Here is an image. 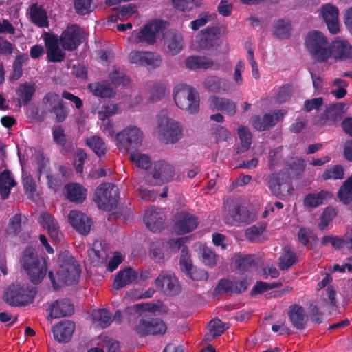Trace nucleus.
Returning <instances> with one entry per match:
<instances>
[{"instance_id":"4","label":"nucleus","mask_w":352,"mask_h":352,"mask_svg":"<svg viewBox=\"0 0 352 352\" xmlns=\"http://www.w3.org/2000/svg\"><path fill=\"white\" fill-rule=\"evenodd\" d=\"M173 96L176 105L181 109L191 114L199 111V94L194 88L186 85H179L175 89Z\"/></svg>"},{"instance_id":"55","label":"nucleus","mask_w":352,"mask_h":352,"mask_svg":"<svg viewBox=\"0 0 352 352\" xmlns=\"http://www.w3.org/2000/svg\"><path fill=\"white\" fill-rule=\"evenodd\" d=\"M235 266L240 271H250L256 265L257 262L253 255L240 256L235 260Z\"/></svg>"},{"instance_id":"28","label":"nucleus","mask_w":352,"mask_h":352,"mask_svg":"<svg viewBox=\"0 0 352 352\" xmlns=\"http://www.w3.org/2000/svg\"><path fill=\"white\" fill-rule=\"evenodd\" d=\"M210 106L215 110L233 116L236 112V104L230 99L212 95L209 98Z\"/></svg>"},{"instance_id":"20","label":"nucleus","mask_w":352,"mask_h":352,"mask_svg":"<svg viewBox=\"0 0 352 352\" xmlns=\"http://www.w3.org/2000/svg\"><path fill=\"white\" fill-rule=\"evenodd\" d=\"M144 221L153 232H160L164 228V214L161 209L152 206L146 211Z\"/></svg>"},{"instance_id":"34","label":"nucleus","mask_w":352,"mask_h":352,"mask_svg":"<svg viewBox=\"0 0 352 352\" xmlns=\"http://www.w3.org/2000/svg\"><path fill=\"white\" fill-rule=\"evenodd\" d=\"M67 198L71 202L81 204L86 199L87 190L79 184L70 183L65 186Z\"/></svg>"},{"instance_id":"2","label":"nucleus","mask_w":352,"mask_h":352,"mask_svg":"<svg viewBox=\"0 0 352 352\" xmlns=\"http://www.w3.org/2000/svg\"><path fill=\"white\" fill-rule=\"evenodd\" d=\"M36 293L35 287L18 282L12 283L5 289L3 299L10 307H25L34 302Z\"/></svg>"},{"instance_id":"47","label":"nucleus","mask_w":352,"mask_h":352,"mask_svg":"<svg viewBox=\"0 0 352 352\" xmlns=\"http://www.w3.org/2000/svg\"><path fill=\"white\" fill-rule=\"evenodd\" d=\"M339 200L344 204L352 203V175L340 186L337 193Z\"/></svg>"},{"instance_id":"14","label":"nucleus","mask_w":352,"mask_h":352,"mask_svg":"<svg viewBox=\"0 0 352 352\" xmlns=\"http://www.w3.org/2000/svg\"><path fill=\"white\" fill-rule=\"evenodd\" d=\"M129 59L131 63L146 67L148 69L160 67L162 61L161 56L156 52L138 50L132 51Z\"/></svg>"},{"instance_id":"15","label":"nucleus","mask_w":352,"mask_h":352,"mask_svg":"<svg viewBox=\"0 0 352 352\" xmlns=\"http://www.w3.org/2000/svg\"><path fill=\"white\" fill-rule=\"evenodd\" d=\"M343 103H337L330 105L325 111L314 120L317 126H333L339 122L344 113Z\"/></svg>"},{"instance_id":"39","label":"nucleus","mask_w":352,"mask_h":352,"mask_svg":"<svg viewBox=\"0 0 352 352\" xmlns=\"http://www.w3.org/2000/svg\"><path fill=\"white\" fill-rule=\"evenodd\" d=\"M52 138L54 142L60 146V151L63 155L68 154L72 146L68 144L65 131L62 126L57 125L52 128Z\"/></svg>"},{"instance_id":"46","label":"nucleus","mask_w":352,"mask_h":352,"mask_svg":"<svg viewBox=\"0 0 352 352\" xmlns=\"http://www.w3.org/2000/svg\"><path fill=\"white\" fill-rule=\"evenodd\" d=\"M89 256L92 259V263L96 264L102 263L107 258V252L102 248L100 241H95L91 248L88 250Z\"/></svg>"},{"instance_id":"6","label":"nucleus","mask_w":352,"mask_h":352,"mask_svg":"<svg viewBox=\"0 0 352 352\" xmlns=\"http://www.w3.org/2000/svg\"><path fill=\"white\" fill-rule=\"evenodd\" d=\"M118 188L111 183H103L97 187L94 200L99 208L110 211L117 207Z\"/></svg>"},{"instance_id":"53","label":"nucleus","mask_w":352,"mask_h":352,"mask_svg":"<svg viewBox=\"0 0 352 352\" xmlns=\"http://www.w3.org/2000/svg\"><path fill=\"white\" fill-rule=\"evenodd\" d=\"M92 316L94 320L102 328L107 327L113 321L111 314L105 309L94 311Z\"/></svg>"},{"instance_id":"13","label":"nucleus","mask_w":352,"mask_h":352,"mask_svg":"<svg viewBox=\"0 0 352 352\" xmlns=\"http://www.w3.org/2000/svg\"><path fill=\"white\" fill-rule=\"evenodd\" d=\"M167 327L164 322L158 318L141 319L135 327V332L141 337L148 335H163Z\"/></svg>"},{"instance_id":"38","label":"nucleus","mask_w":352,"mask_h":352,"mask_svg":"<svg viewBox=\"0 0 352 352\" xmlns=\"http://www.w3.org/2000/svg\"><path fill=\"white\" fill-rule=\"evenodd\" d=\"M36 85L34 82H25L21 83L16 91L19 100L23 105H28L36 92Z\"/></svg>"},{"instance_id":"43","label":"nucleus","mask_w":352,"mask_h":352,"mask_svg":"<svg viewBox=\"0 0 352 352\" xmlns=\"http://www.w3.org/2000/svg\"><path fill=\"white\" fill-rule=\"evenodd\" d=\"M278 267L284 271L289 269L298 261L296 254L292 251L290 248L286 246L283 248V253L278 258Z\"/></svg>"},{"instance_id":"17","label":"nucleus","mask_w":352,"mask_h":352,"mask_svg":"<svg viewBox=\"0 0 352 352\" xmlns=\"http://www.w3.org/2000/svg\"><path fill=\"white\" fill-rule=\"evenodd\" d=\"M47 49L49 61L56 63L65 59V53L59 48L58 36L53 33L45 32L42 36Z\"/></svg>"},{"instance_id":"32","label":"nucleus","mask_w":352,"mask_h":352,"mask_svg":"<svg viewBox=\"0 0 352 352\" xmlns=\"http://www.w3.org/2000/svg\"><path fill=\"white\" fill-rule=\"evenodd\" d=\"M41 224L48 231L50 238L55 242L60 241L62 233L55 218L50 214L44 213L41 215Z\"/></svg>"},{"instance_id":"50","label":"nucleus","mask_w":352,"mask_h":352,"mask_svg":"<svg viewBox=\"0 0 352 352\" xmlns=\"http://www.w3.org/2000/svg\"><path fill=\"white\" fill-rule=\"evenodd\" d=\"M28 60L27 54L17 55L12 64V73L10 76L11 81L19 80L23 74V64Z\"/></svg>"},{"instance_id":"64","label":"nucleus","mask_w":352,"mask_h":352,"mask_svg":"<svg viewBox=\"0 0 352 352\" xmlns=\"http://www.w3.org/2000/svg\"><path fill=\"white\" fill-rule=\"evenodd\" d=\"M217 258L218 256L212 249L208 247L202 249L201 260L205 265L210 268L214 267L217 265Z\"/></svg>"},{"instance_id":"44","label":"nucleus","mask_w":352,"mask_h":352,"mask_svg":"<svg viewBox=\"0 0 352 352\" xmlns=\"http://www.w3.org/2000/svg\"><path fill=\"white\" fill-rule=\"evenodd\" d=\"M86 144L98 157L104 156L107 152V147L105 142L98 136L93 135L87 138Z\"/></svg>"},{"instance_id":"30","label":"nucleus","mask_w":352,"mask_h":352,"mask_svg":"<svg viewBox=\"0 0 352 352\" xmlns=\"http://www.w3.org/2000/svg\"><path fill=\"white\" fill-rule=\"evenodd\" d=\"M138 277V274L135 270L131 267H126L117 273L113 282V287L117 290L120 289L132 283Z\"/></svg>"},{"instance_id":"3","label":"nucleus","mask_w":352,"mask_h":352,"mask_svg":"<svg viewBox=\"0 0 352 352\" xmlns=\"http://www.w3.org/2000/svg\"><path fill=\"white\" fill-rule=\"evenodd\" d=\"M305 45L312 58L318 63H324L331 58L330 43L327 36L320 31L311 30L307 34Z\"/></svg>"},{"instance_id":"26","label":"nucleus","mask_w":352,"mask_h":352,"mask_svg":"<svg viewBox=\"0 0 352 352\" xmlns=\"http://www.w3.org/2000/svg\"><path fill=\"white\" fill-rule=\"evenodd\" d=\"M331 57L345 60L352 56V47L348 41L340 38H336L329 46Z\"/></svg>"},{"instance_id":"42","label":"nucleus","mask_w":352,"mask_h":352,"mask_svg":"<svg viewBox=\"0 0 352 352\" xmlns=\"http://www.w3.org/2000/svg\"><path fill=\"white\" fill-rule=\"evenodd\" d=\"M185 64L186 67L190 69H206L212 66L213 62L211 59L205 56H192L186 59Z\"/></svg>"},{"instance_id":"8","label":"nucleus","mask_w":352,"mask_h":352,"mask_svg":"<svg viewBox=\"0 0 352 352\" xmlns=\"http://www.w3.org/2000/svg\"><path fill=\"white\" fill-rule=\"evenodd\" d=\"M268 188L272 195L279 199L290 195L294 188L289 173L285 171L272 173L269 176Z\"/></svg>"},{"instance_id":"59","label":"nucleus","mask_w":352,"mask_h":352,"mask_svg":"<svg viewBox=\"0 0 352 352\" xmlns=\"http://www.w3.org/2000/svg\"><path fill=\"white\" fill-rule=\"evenodd\" d=\"M337 211L331 207L326 208L320 216V222L318 224V229L324 230L329 223L336 217Z\"/></svg>"},{"instance_id":"48","label":"nucleus","mask_w":352,"mask_h":352,"mask_svg":"<svg viewBox=\"0 0 352 352\" xmlns=\"http://www.w3.org/2000/svg\"><path fill=\"white\" fill-rule=\"evenodd\" d=\"M230 214L238 223H249L252 220L249 210L244 206L234 207L230 210Z\"/></svg>"},{"instance_id":"60","label":"nucleus","mask_w":352,"mask_h":352,"mask_svg":"<svg viewBox=\"0 0 352 352\" xmlns=\"http://www.w3.org/2000/svg\"><path fill=\"white\" fill-rule=\"evenodd\" d=\"M130 159L138 167L142 169L146 170L151 165L150 157L145 154H141L138 152H131Z\"/></svg>"},{"instance_id":"22","label":"nucleus","mask_w":352,"mask_h":352,"mask_svg":"<svg viewBox=\"0 0 352 352\" xmlns=\"http://www.w3.org/2000/svg\"><path fill=\"white\" fill-rule=\"evenodd\" d=\"M75 323L70 320H62L52 327L54 339L60 343L68 342L74 332Z\"/></svg>"},{"instance_id":"41","label":"nucleus","mask_w":352,"mask_h":352,"mask_svg":"<svg viewBox=\"0 0 352 352\" xmlns=\"http://www.w3.org/2000/svg\"><path fill=\"white\" fill-rule=\"evenodd\" d=\"M238 135L240 144L237 146L236 153L241 154L246 152L252 144V135L247 126H241L238 129Z\"/></svg>"},{"instance_id":"56","label":"nucleus","mask_w":352,"mask_h":352,"mask_svg":"<svg viewBox=\"0 0 352 352\" xmlns=\"http://www.w3.org/2000/svg\"><path fill=\"white\" fill-rule=\"evenodd\" d=\"M173 5L177 10L185 12L199 7L201 5V0H173Z\"/></svg>"},{"instance_id":"57","label":"nucleus","mask_w":352,"mask_h":352,"mask_svg":"<svg viewBox=\"0 0 352 352\" xmlns=\"http://www.w3.org/2000/svg\"><path fill=\"white\" fill-rule=\"evenodd\" d=\"M179 266L181 270L186 274H188V272H189V271H190L194 267L189 254V250L187 246H184L181 250Z\"/></svg>"},{"instance_id":"7","label":"nucleus","mask_w":352,"mask_h":352,"mask_svg":"<svg viewBox=\"0 0 352 352\" xmlns=\"http://www.w3.org/2000/svg\"><path fill=\"white\" fill-rule=\"evenodd\" d=\"M157 123L159 133L166 144H173L181 139L182 130L179 123L168 118L165 111H162L157 116Z\"/></svg>"},{"instance_id":"35","label":"nucleus","mask_w":352,"mask_h":352,"mask_svg":"<svg viewBox=\"0 0 352 352\" xmlns=\"http://www.w3.org/2000/svg\"><path fill=\"white\" fill-rule=\"evenodd\" d=\"M30 16L32 22L39 28L48 27V16L46 10L41 6L34 3L30 8Z\"/></svg>"},{"instance_id":"40","label":"nucleus","mask_w":352,"mask_h":352,"mask_svg":"<svg viewBox=\"0 0 352 352\" xmlns=\"http://www.w3.org/2000/svg\"><path fill=\"white\" fill-rule=\"evenodd\" d=\"M332 195L327 191L321 190L317 193H309L304 199V204L309 208H316L324 203L326 200L331 198Z\"/></svg>"},{"instance_id":"1","label":"nucleus","mask_w":352,"mask_h":352,"mask_svg":"<svg viewBox=\"0 0 352 352\" xmlns=\"http://www.w3.org/2000/svg\"><path fill=\"white\" fill-rule=\"evenodd\" d=\"M20 262L32 283L38 284L43 280L47 271L45 256L38 255L34 248L28 246L24 250Z\"/></svg>"},{"instance_id":"62","label":"nucleus","mask_w":352,"mask_h":352,"mask_svg":"<svg viewBox=\"0 0 352 352\" xmlns=\"http://www.w3.org/2000/svg\"><path fill=\"white\" fill-rule=\"evenodd\" d=\"M22 218L21 214H16L9 221L7 232L12 236H17L21 232Z\"/></svg>"},{"instance_id":"52","label":"nucleus","mask_w":352,"mask_h":352,"mask_svg":"<svg viewBox=\"0 0 352 352\" xmlns=\"http://www.w3.org/2000/svg\"><path fill=\"white\" fill-rule=\"evenodd\" d=\"M137 6L133 3H129L125 6L117 7L113 9V10L116 12V16L112 14L110 18L111 21L116 20L117 19L120 20H123L124 19H128L132 14H133L137 11Z\"/></svg>"},{"instance_id":"37","label":"nucleus","mask_w":352,"mask_h":352,"mask_svg":"<svg viewBox=\"0 0 352 352\" xmlns=\"http://www.w3.org/2000/svg\"><path fill=\"white\" fill-rule=\"evenodd\" d=\"M88 89L93 95L100 98H112L116 95V91L111 85L105 82L90 83Z\"/></svg>"},{"instance_id":"63","label":"nucleus","mask_w":352,"mask_h":352,"mask_svg":"<svg viewBox=\"0 0 352 352\" xmlns=\"http://www.w3.org/2000/svg\"><path fill=\"white\" fill-rule=\"evenodd\" d=\"M95 6L93 5V0H75L74 8L76 13L80 15H85L94 11Z\"/></svg>"},{"instance_id":"61","label":"nucleus","mask_w":352,"mask_h":352,"mask_svg":"<svg viewBox=\"0 0 352 352\" xmlns=\"http://www.w3.org/2000/svg\"><path fill=\"white\" fill-rule=\"evenodd\" d=\"M164 243L161 241L153 242L151 244L149 256L155 262H161L164 258Z\"/></svg>"},{"instance_id":"21","label":"nucleus","mask_w":352,"mask_h":352,"mask_svg":"<svg viewBox=\"0 0 352 352\" xmlns=\"http://www.w3.org/2000/svg\"><path fill=\"white\" fill-rule=\"evenodd\" d=\"M285 114L286 111L278 110L263 116H256L253 118V126L260 131L269 130L283 119Z\"/></svg>"},{"instance_id":"9","label":"nucleus","mask_w":352,"mask_h":352,"mask_svg":"<svg viewBox=\"0 0 352 352\" xmlns=\"http://www.w3.org/2000/svg\"><path fill=\"white\" fill-rule=\"evenodd\" d=\"M143 133L136 126H129L116 135L117 146L120 151L131 152L142 145Z\"/></svg>"},{"instance_id":"36","label":"nucleus","mask_w":352,"mask_h":352,"mask_svg":"<svg viewBox=\"0 0 352 352\" xmlns=\"http://www.w3.org/2000/svg\"><path fill=\"white\" fill-rule=\"evenodd\" d=\"M16 185V182L9 170H4L0 174V195L3 200L9 197L12 187Z\"/></svg>"},{"instance_id":"10","label":"nucleus","mask_w":352,"mask_h":352,"mask_svg":"<svg viewBox=\"0 0 352 352\" xmlns=\"http://www.w3.org/2000/svg\"><path fill=\"white\" fill-rule=\"evenodd\" d=\"M175 173L173 167L165 161H157L153 164L151 171L145 177V182L149 185L160 186L171 180Z\"/></svg>"},{"instance_id":"23","label":"nucleus","mask_w":352,"mask_h":352,"mask_svg":"<svg viewBox=\"0 0 352 352\" xmlns=\"http://www.w3.org/2000/svg\"><path fill=\"white\" fill-rule=\"evenodd\" d=\"M321 14L330 33L336 34L339 30L338 9L327 3L321 8Z\"/></svg>"},{"instance_id":"12","label":"nucleus","mask_w":352,"mask_h":352,"mask_svg":"<svg viewBox=\"0 0 352 352\" xmlns=\"http://www.w3.org/2000/svg\"><path fill=\"white\" fill-rule=\"evenodd\" d=\"M84 32L76 24L68 25L58 38V43L64 50L73 52L82 43Z\"/></svg>"},{"instance_id":"18","label":"nucleus","mask_w":352,"mask_h":352,"mask_svg":"<svg viewBox=\"0 0 352 352\" xmlns=\"http://www.w3.org/2000/svg\"><path fill=\"white\" fill-rule=\"evenodd\" d=\"M199 224L198 218L188 212H181L175 217L174 230L179 234H185L195 230Z\"/></svg>"},{"instance_id":"27","label":"nucleus","mask_w":352,"mask_h":352,"mask_svg":"<svg viewBox=\"0 0 352 352\" xmlns=\"http://www.w3.org/2000/svg\"><path fill=\"white\" fill-rule=\"evenodd\" d=\"M160 29V25L157 22H150L135 35L134 42L136 43H146L153 44L156 41L157 33Z\"/></svg>"},{"instance_id":"54","label":"nucleus","mask_w":352,"mask_h":352,"mask_svg":"<svg viewBox=\"0 0 352 352\" xmlns=\"http://www.w3.org/2000/svg\"><path fill=\"white\" fill-rule=\"evenodd\" d=\"M210 333L205 336V340H211L223 333L225 330L228 328L226 327V324L219 319L212 320L210 322Z\"/></svg>"},{"instance_id":"24","label":"nucleus","mask_w":352,"mask_h":352,"mask_svg":"<svg viewBox=\"0 0 352 352\" xmlns=\"http://www.w3.org/2000/svg\"><path fill=\"white\" fill-rule=\"evenodd\" d=\"M287 315L294 328L298 330L304 329L308 321V316L305 309L298 304H293L289 307Z\"/></svg>"},{"instance_id":"29","label":"nucleus","mask_w":352,"mask_h":352,"mask_svg":"<svg viewBox=\"0 0 352 352\" xmlns=\"http://www.w3.org/2000/svg\"><path fill=\"white\" fill-rule=\"evenodd\" d=\"M74 312V306L68 299L57 300L50 307V316L59 318L71 316Z\"/></svg>"},{"instance_id":"19","label":"nucleus","mask_w":352,"mask_h":352,"mask_svg":"<svg viewBox=\"0 0 352 352\" xmlns=\"http://www.w3.org/2000/svg\"><path fill=\"white\" fill-rule=\"evenodd\" d=\"M68 221L74 229L79 234L85 236L90 232L93 226L91 219L78 210L70 211L68 215Z\"/></svg>"},{"instance_id":"58","label":"nucleus","mask_w":352,"mask_h":352,"mask_svg":"<svg viewBox=\"0 0 352 352\" xmlns=\"http://www.w3.org/2000/svg\"><path fill=\"white\" fill-rule=\"evenodd\" d=\"M322 177L324 180L342 179L344 178V168L340 164L334 165L326 169Z\"/></svg>"},{"instance_id":"31","label":"nucleus","mask_w":352,"mask_h":352,"mask_svg":"<svg viewBox=\"0 0 352 352\" xmlns=\"http://www.w3.org/2000/svg\"><path fill=\"white\" fill-rule=\"evenodd\" d=\"M201 33V37L199 41V46L203 50H210L219 38L220 30L219 28L213 26L202 30Z\"/></svg>"},{"instance_id":"51","label":"nucleus","mask_w":352,"mask_h":352,"mask_svg":"<svg viewBox=\"0 0 352 352\" xmlns=\"http://www.w3.org/2000/svg\"><path fill=\"white\" fill-rule=\"evenodd\" d=\"M148 86L150 88V100L157 102L162 99L165 95L166 86L165 84L159 82H149Z\"/></svg>"},{"instance_id":"45","label":"nucleus","mask_w":352,"mask_h":352,"mask_svg":"<svg viewBox=\"0 0 352 352\" xmlns=\"http://www.w3.org/2000/svg\"><path fill=\"white\" fill-rule=\"evenodd\" d=\"M292 25L289 19H280L273 28L274 34L279 38H288L291 35Z\"/></svg>"},{"instance_id":"5","label":"nucleus","mask_w":352,"mask_h":352,"mask_svg":"<svg viewBox=\"0 0 352 352\" xmlns=\"http://www.w3.org/2000/svg\"><path fill=\"white\" fill-rule=\"evenodd\" d=\"M69 259L72 265L69 268L63 267L56 272V276L52 271L48 273L54 290L59 289L63 285H71L78 282L81 272L80 266L76 263V261L73 256H71Z\"/></svg>"},{"instance_id":"11","label":"nucleus","mask_w":352,"mask_h":352,"mask_svg":"<svg viewBox=\"0 0 352 352\" xmlns=\"http://www.w3.org/2000/svg\"><path fill=\"white\" fill-rule=\"evenodd\" d=\"M42 103L45 105L49 113L52 115L56 122H64L68 117L69 110L65 107L60 96L54 91H50L44 96Z\"/></svg>"},{"instance_id":"25","label":"nucleus","mask_w":352,"mask_h":352,"mask_svg":"<svg viewBox=\"0 0 352 352\" xmlns=\"http://www.w3.org/2000/svg\"><path fill=\"white\" fill-rule=\"evenodd\" d=\"M184 39L182 34L175 30H168L164 36V46L170 56L178 54L183 49Z\"/></svg>"},{"instance_id":"16","label":"nucleus","mask_w":352,"mask_h":352,"mask_svg":"<svg viewBox=\"0 0 352 352\" xmlns=\"http://www.w3.org/2000/svg\"><path fill=\"white\" fill-rule=\"evenodd\" d=\"M155 283L157 287L167 296H175L181 289L178 279L171 272H161L155 280Z\"/></svg>"},{"instance_id":"33","label":"nucleus","mask_w":352,"mask_h":352,"mask_svg":"<svg viewBox=\"0 0 352 352\" xmlns=\"http://www.w3.org/2000/svg\"><path fill=\"white\" fill-rule=\"evenodd\" d=\"M204 85L208 91L214 93H227L230 89L229 80L216 76L207 77L204 81Z\"/></svg>"},{"instance_id":"49","label":"nucleus","mask_w":352,"mask_h":352,"mask_svg":"<svg viewBox=\"0 0 352 352\" xmlns=\"http://www.w3.org/2000/svg\"><path fill=\"white\" fill-rule=\"evenodd\" d=\"M265 230L266 226L265 223L254 225L245 230V236L250 242H257L260 241V238Z\"/></svg>"}]
</instances>
